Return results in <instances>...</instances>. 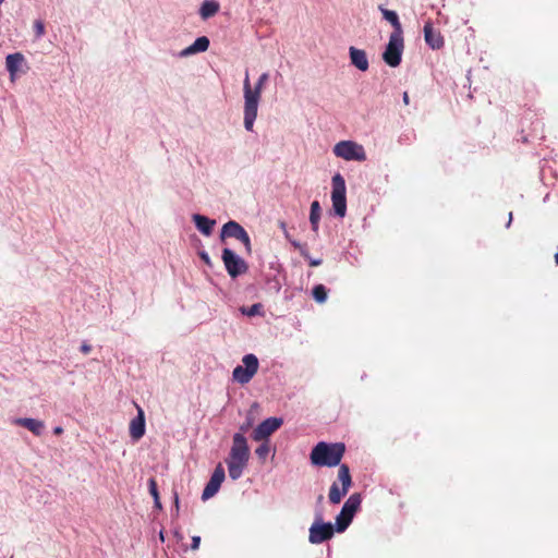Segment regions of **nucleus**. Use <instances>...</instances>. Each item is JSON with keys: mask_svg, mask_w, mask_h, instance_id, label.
I'll use <instances>...</instances> for the list:
<instances>
[{"mask_svg": "<svg viewBox=\"0 0 558 558\" xmlns=\"http://www.w3.org/2000/svg\"><path fill=\"white\" fill-rule=\"evenodd\" d=\"M268 81V73H263L254 88L251 85L248 73L246 72L243 82L244 92V126L247 131L253 130L254 121L257 117L258 102L265 83Z\"/></svg>", "mask_w": 558, "mask_h": 558, "instance_id": "obj_1", "label": "nucleus"}, {"mask_svg": "<svg viewBox=\"0 0 558 558\" xmlns=\"http://www.w3.org/2000/svg\"><path fill=\"white\" fill-rule=\"evenodd\" d=\"M345 452L343 442L319 441L311 451L310 460L315 466H337Z\"/></svg>", "mask_w": 558, "mask_h": 558, "instance_id": "obj_2", "label": "nucleus"}, {"mask_svg": "<svg viewBox=\"0 0 558 558\" xmlns=\"http://www.w3.org/2000/svg\"><path fill=\"white\" fill-rule=\"evenodd\" d=\"M250 459V448L246 438L242 433L233 435L232 447L227 460L229 476L238 480L242 476L243 470Z\"/></svg>", "mask_w": 558, "mask_h": 558, "instance_id": "obj_3", "label": "nucleus"}, {"mask_svg": "<svg viewBox=\"0 0 558 558\" xmlns=\"http://www.w3.org/2000/svg\"><path fill=\"white\" fill-rule=\"evenodd\" d=\"M352 486V477L350 469L347 464H340L338 470V478L330 486L328 498L332 505H338L348 494Z\"/></svg>", "mask_w": 558, "mask_h": 558, "instance_id": "obj_4", "label": "nucleus"}, {"mask_svg": "<svg viewBox=\"0 0 558 558\" xmlns=\"http://www.w3.org/2000/svg\"><path fill=\"white\" fill-rule=\"evenodd\" d=\"M362 497L361 494H352L344 502L340 513L336 517V530L337 532H344L350 523L352 522L354 514L361 507Z\"/></svg>", "mask_w": 558, "mask_h": 558, "instance_id": "obj_5", "label": "nucleus"}, {"mask_svg": "<svg viewBox=\"0 0 558 558\" xmlns=\"http://www.w3.org/2000/svg\"><path fill=\"white\" fill-rule=\"evenodd\" d=\"M333 154L344 160L365 161L366 153L361 144L353 141H341L333 147Z\"/></svg>", "mask_w": 558, "mask_h": 558, "instance_id": "obj_6", "label": "nucleus"}, {"mask_svg": "<svg viewBox=\"0 0 558 558\" xmlns=\"http://www.w3.org/2000/svg\"><path fill=\"white\" fill-rule=\"evenodd\" d=\"M332 208L339 217H344L347 213L345 182L340 173L332 177L331 192Z\"/></svg>", "mask_w": 558, "mask_h": 558, "instance_id": "obj_7", "label": "nucleus"}, {"mask_svg": "<svg viewBox=\"0 0 558 558\" xmlns=\"http://www.w3.org/2000/svg\"><path fill=\"white\" fill-rule=\"evenodd\" d=\"M244 366L238 365L232 377L239 384H247L258 371V359L254 354H246L242 359Z\"/></svg>", "mask_w": 558, "mask_h": 558, "instance_id": "obj_8", "label": "nucleus"}, {"mask_svg": "<svg viewBox=\"0 0 558 558\" xmlns=\"http://www.w3.org/2000/svg\"><path fill=\"white\" fill-rule=\"evenodd\" d=\"M403 48V35L390 34L388 45L383 53L384 61L392 68L398 66L401 62Z\"/></svg>", "mask_w": 558, "mask_h": 558, "instance_id": "obj_9", "label": "nucleus"}, {"mask_svg": "<svg viewBox=\"0 0 558 558\" xmlns=\"http://www.w3.org/2000/svg\"><path fill=\"white\" fill-rule=\"evenodd\" d=\"M333 534L332 524L324 522L319 515L310 527L308 542L311 544H320L332 538Z\"/></svg>", "mask_w": 558, "mask_h": 558, "instance_id": "obj_10", "label": "nucleus"}, {"mask_svg": "<svg viewBox=\"0 0 558 558\" xmlns=\"http://www.w3.org/2000/svg\"><path fill=\"white\" fill-rule=\"evenodd\" d=\"M220 238L221 240H225L226 238H234L244 244L245 250L248 254L252 251L251 240L247 232L236 221L230 220L227 223H225L221 229Z\"/></svg>", "mask_w": 558, "mask_h": 558, "instance_id": "obj_11", "label": "nucleus"}, {"mask_svg": "<svg viewBox=\"0 0 558 558\" xmlns=\"http://www.w3.org/2000/svg\"><path fill=\"white\" fill-rule=\"evenodd\" d=\"M221 258L230 277L235 278L247 271L245 260L235 255V253L230 248H225L222 251Z\"/></svg>", "mask_w": 558, "mask_h": 558, "instance_id": "obj_12", "label": "nucleus"}, {"mask_svg": "<svg viewBox=\"0 0 558 558\" xmlns=\"http://www.w3.org/2000/svg\"><path fill=\"white\" fill-rule=\"evenodd\" d=\"M283 420L278 417H269L263 421L253 430L252 438L255 441L267 439L272 433H275L282 425Z\"/></svg>", "mask_w": 558, "mask_h": 558, "instance_id": "obj_13", "label": "nucleus"}, {"mask_svg": "<svg viewBox=\"0 0 558 558\" xmlns=\"http://www.w3.org/2000/svg\"><path fill=\"white\" fill-rule=\"evenodd\" d=\"M225 477H226L225 469L222 468L221 463H219L215 468L209 482L206 484V486L202 493V499L207 500V499L211 498L213 496H215L218 493L222 482L225 481Z\"/></svg>", "mask_w": 558, "mask_h": 558, "instance_id": "obj_14", "label": "nucleus"}, {"mask_svg": "<svg viewBox=\"0 0 558 558\" xmlns=\"http://www.w3.org/2000/svg\"><path fill=\"white\" fill-rule=\"evenodd\" d=\"M137 416L130 422V436L134 441L140 440L145 434V415L143 409L136 404Z\"/></svg>", "mask_w": 558, "mask_h": 558, "instance_id": "obj_15", "label": "nucleus"}, {"mask_svg": "<svg viewBox=\"0 0 558 558\" xmlns=\"http://www.w3.org/2000/svg\"><path fill=\"white\" fill-rule=\"evenodd\" d=\"M424 39L432 49H440L444 47V37L440 32L435 31L430 21L424 25Z\"/></svg>", "mask_w": 558, "mask_h": 558, "instance_id": "obj_16", "label": "nucleus"}, {"mask_svg": "<svg viewBox=\"0 0 558 558\" xmlns=\"http://www.w3.org/2000/svg\"><path fill=\"white\" fill-rule=\"evenodd\" d=\"M25 63V58L21 52H15L7 56L5 65L10 73V78L13 82L16 73L21 66Z\"/></svg>", "mask_w": 558, "mask_h": 558, "instance_id": "obj_17", "label": "nucleus"}, {"mask_svg": "<svg viewBox=\"0 0 558 558\" xmlns=\"http://www.w3.org/2000/svg\"><path fill=\"white\" fill-rule=\"evenodd\" d=\"M350 59L351 63L357 68L360 71H367L368 69V59L366 52L362 49H357L355 47H350Z\"/></svg>", "mask_w": 558, "mask_h": 558, "instance_id": "obj_18", "label": "nucleus"}, {"mask_svg": "<svg viewBox=\"0 0 558 558\" xmlns=\"http://www.w3.org/2000/svg\"><path fill=\"white\" fill-rule=\"evenodd\" d=\"M15 423L22 427L27 428L29 432H32L36 436H40L45 428L44 422L35 420V418H28V417L17 418L15 421Z\"/></svg>", "mask_w": 558, "mask_h": 558, "instance_id": "obj_19", "label": "nucleus"}, {"mask_svg": "<svg viewBox=\"0 0 558 558\" xmlns=\"http://www.w3.org/2000/svg\"><path fill=\"white\" fill-rule=\"evenodd\" d=\"M193 221L195 222L198 231L207 236L211 234L213 228L216 225V221L214 219H209L199 214L193 215Z\"/></svg>", "mask_w": 558, "mask_h": 558, "instance_id": "obj_20", "label": "nucleus"}, {"mask_svg": "<svg viewBox=\"0 0 558 558\" xmlns=\"http://www.w3.org/2000/svg\"><path fill=\"white\" fill-rule=\"evenodd\" d=\"M379 10L383 14V17L392 25L393 32L391 34L402 35L403 31L398 14L395 11L388 10L381 5L379 7Z\"/></svg>", "mask_w": 558, "mask_h": 558, "instance_id": "obj_21", "label": "nucleus"}, {"mask_svg": "<svg viewBox=\"0 0 558 558\" xmlns=\"http://www.w3.org/2000/svg\"><path fill=\"white\" fill-rule=\"evenodd\" d=\"M209 47V39L206 36L198 37L191 46L185 48L181 56H189L197 52H204Z\"/></svg>", "mask_w": 558, "mask_h": 558, "instance_id": "obj_22", "label": "nucleus"}, {"mask_svg": "<svg viewBox=\"0 0 558 558\" xmlns=\"http://www.w3.org/2000/svg\"><path fill=\"white\" fill-rule=\"evenodd\" d=\"M219 11V3L216 1H205L199 10L202 19L206 20L214 16Z\"/></svg>", "mask_w": 558, "mask_h": 558, "instance_id": "obj_23", "label": "nucleus"}, {"mask_svg": "<svg viewBox=\"0 0 558 558\" xmlns=\"http://www.w3.org/2000/svg\"><path fill=\"white\" fill-rule=\"evenodd\" d=\"M322 208L317 201H314L311 204V211H310V221L312 225V229L314 232L318 231V223L320 219Z\"/></svg>", "mask_w": 558, "mask_h": 558, "instance_id": "obj_24", "label": "nucleus"}, {"mask_svg": "<svg viewBox=\"0 0 558 558\" xmlns=\"http://www.w3.org/2000/svg\"><path fill=\"white\" fill-rule=\"evenodd\" d=\"M313 298L318 303H324L327 300V289L324 284H317L312 291Z\"/></svg>", "mask_w": 558, "mask_h": 558, "instance_id": "obj_25", "label": "nucleus"}, {"mask_svg": "<svg viewBox=\"0 0 558 558\" xmlns=\"http://www.w3.org/2000/svg\"><path fill=\"white\" fill-rule=\"evenodd\" d=\"M148 488H149L150 495L154 497L155 506L157 508H161V504H160V499H159V494H158V489H157V482H156L155 478H150L148 481Z\"/></svg>", "mask_w": 558, "mask_h": 558, "instance_id": "obj_26", "label": "nucleus"}, {"mask_svg": "<svg viewBox=\"0 0 558 558\" xmlns=\"http://www.w3.org/2000/svg\"><path fill=\"white\" fill-rule=\"evenodd\" d=\"M292 246L300 252L304 258H310V252L306 244H302L295 240H290Z\"/></svg>", "mask_w": 558, "mask_h": 558, "instance_id": "obj_27", "label": "nucleus"}, {"mask_svg": "<svg viewBox=\"0 0 558 558\" xmlns=\"http://www.w3.org/2000/svg\"><path fill=\"white\" fill-rule=\"evenodd\" d=\"M263 311V305L260 303L253 304L248 308H243L242 312L247 316L260 315Z\"/></svg>", "mask_w": 558, "mask_h": 558, "instance_id": "obj_28", "label": "nucleus"}, {"mask_svg": "<svg viewBox=\"0 0 558 558\" xmlns=\"http://www.w3.org/2000/svg\"><path fill=\"white\" fill-rule=\"evenodd\" d=\"M269 451H270L269 445L267 442H264L256 448L255 453L259 459L265 460L267 458V456L269 454Z\"/></svg>", "mask_w": 558, "mask_h": 558, "instance_id": "obj_29", "label": "nucleus"}, {"mask_svg": "<svg viewBox=\"0 0 558 558\" xmlns=\"http://www.w3.org/2000/svg\"><path fill=\"white\" fill-rule=\"evenodd\" d=\"M34 29L36 37H41L45 34V25L41 21L34 22Z\"/></svg>", "mask_w": 558, "mask_h": 558, "instance_id": "obj_30", "label": "nucleus"}, {"mask_svg": "<svg viewBox=\"0 0 558 558\" xmlns=\"http://www.w3.org/2000/svg\"><path fill=\"white\" fill-rule=\"evenodd\" d=\"M199 544H201V537L199 536H193L192 537L191 549L192 550H197L199 548Z\"/></svg>", "mask_w": 558, "mask_h": 558, "instance_id": "obj_31", "label": "nucleus"}, {"mask_svg": "<svg viewBox=\"0 0 558 558\" xmlns=\"http://www.w3.org/2000/svg\"><path fill=\"white\" fill-rule=\"evenodd\" d=\"M306 260H308V264L311 267H317V266H320L323 264V259L322 258H317V259H314L310 256V258H305Z\"/></svg>", "mask_w": 558, "mask_h": 558, "instance_id": "obj_32", "label": "nucleus"}, {"mask_svg": "<svg viewBox=\"0 0 558 558\" xmlns=\"http://www.w3.org/2000/svg\"><path fill=\"white\" fill-rule=\"evenodd\" d=\"M199 257L202 258V260H204L205 264L211 266V260L206 252H199Z\"/></svg>", "mask_w": 558, "mask_h": 558, "instance_id": "obj_33", "label": "nucleus"}, {"mask_svg": "<svg viewBox=\"0 0 558 558\" xmlns=\"http://www.w3.org/2000/svg\"><path fill=\"white\" fill-rule=\"evenodd\" d=\"M81 351H82L84 354H88V353L92 351V345H89L88 343L84 342V343H82V345H81Z\"/></svg>", "mask_w": 558, "mask_h": 558, "instance_id": "obj_34", "label": "nucleus"}, {"mask_svg": "<svg viewBox=\"0 0 558 558\" xmlns=\"http://www.w3.org/2000/svg\"><path fill=\"white\" fill-rule=\"evenodd\" d=\"M403 102L404 105H409L410 104V97H409V94L407 92L403 93Z\"/></svg>", "mask_w": 558, "mask_h": 558, "instance_id": "obj_35", "label": "nucleus"}, {"mask_svg": "<svg viewBox=\"0 0 558 558\" xmlns=\"http://www.w3.org/2000/svg\"><path fill=\"white\" fill-rule=\"evenodd\" d=\"M53 433H54L56 435H60V434H62V433H63V428H62V427H60V426H57V427H54Z\"/></svg>", "mask_w": 558, "mask_h": 558, "instance_id": "obj_36", "label": "nucleus"}, {"mask_svg": "<svg viewBox=\"0 0 558 558\" xmlns=\"http://www.w3.org/2000/svg\"><path fill=\"white\" fill-rule=\"evenodd\" d=\"M511 221H512V213H510V214H509V221H508V223H507V227H509V226H510Z\"/></svg>", "mask_w": 558, "mask_h": 558, "instance_id": "obj_37", "label": "nucleus"}, {"mask_svg": "<svg viewBox=\"0 0 558 558\" xmlns=\"http://www.w3.org/2000/svg\"><path fill=\"white\" fill-rule=\"evenodd\" d=\"M555 263L558 265V252L555 254Z\"/></svg>", "mask_w": 558, "mask_h": 558, "instance_id": "obj_38", "label": "nucleus"}, {"mask_svg": "<svg viewBox=\"0 0 558 558\" xmlns=\"http://www.w3.org/2000/svg\"><path fill=\"white\" fill-rule=\"evenodd\" d=\"M159 537L163 542L165 537H163V533L162 532H160Z\"/></svg>", "mask_w": 558, "mask_h": 558, "instance_id": "obj_39", "label": "nucleus"}, {"mask_svg": "<svg viewBox=\"0 0 558 558\" xmlns=\"http://www.w3.org/2000/svg\"><path fill=\"white\" fill-rule=\"evenodd\" d=\"M4 0H0V4L3 2Z\"/></svg>", "mask_w": 558, "mask_h": 558, "instance_id": "obj_40", "label": "nucleus"}]
</instances>
